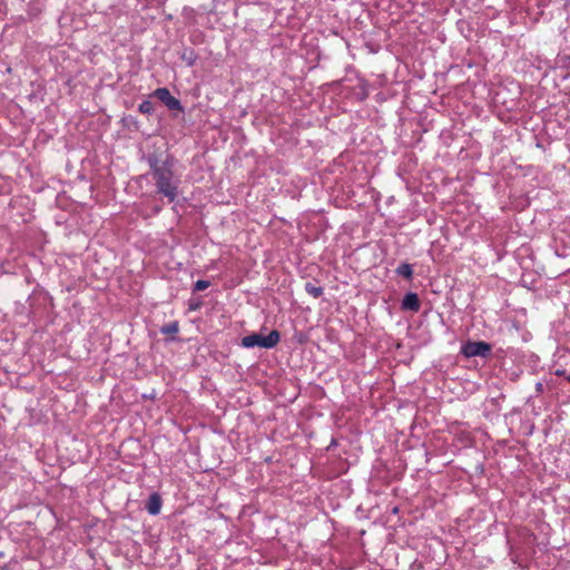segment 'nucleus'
I'll return each mask as SVG.
<instances>
[{
    "instance_id": "nucleus-11",
    "label": "nucleus",
    "mask_w": 570,
    "mask_h": 570,
    "mask_svg": "<svg viewBox=\"0 0 570 570\" xmlns=\"http://www.w3.org/2000/svg\"><path fill=\"white\" fill-rule=\"evenodd\" d=\"M139 111L145 115H151L155 111V106L150 100H144L139 105Z\"/></svg>"
},
{
    "instance_id": "nucleus-13",
    "label": "nucleus",
    "mask_w": 570,
    "mask_h": 570,
    "mask_svg": "<svg viewBox=\"0 0 570 570\" xmlns=\"http://www.w3.org/2000/svg\"><path fill=\"white\" fill-rule=\"evenodd\" d=\"M554 374H556L557 376H563V375L566 374V371H564V370H557V371L554 372Z\"/></svg>"
},
{
    "instance_id": "nucleus-8",
    "label": "nucleus",
    "mask_w": 570,
    "mask_h": 570,
    "mask_svg": "<svg viewBox=\"0 0 570 570\" xmlns=\"http://www.w3.org/2000/svg\"><path fill=\"white\" fill-rule=\"evenodd\" d=\"M305 291L307 294L313 296L314 298H318L323 295L324 288L322 286L316 285L315 283L307 282L305 284Z\"/></svg>"
},
{
    "instance_id": "nucleus-14",
    "label": "nucleus",
    "mask_w": 570,
    "mask_h": 570,
    "mask_svg": "<svg viewBox=\"0 0 570 570\" xmlns=\"http://www.w3.org/2000/svg\"><path fill=\"white\" fill-rule=\"evenodd\" d=\"M197 307H198V305H197V304H190V305H189V308H190V309H196Z\"/></svg>"
},
{
    "instance_id": "nucleus-3",
    "label": "nucleus",
    "mask_w": 570,
    "mask_h": 570,
    "mask_svg": "<svg viewBox=\"0 0 570 570\" xmlns=\"http://www.w3.org/2000/svg\"><path fill=\"white\" fill-rule=\"evenodd\" d=\"M492 345L484 341H466L461 346V354L468 358L470 357H488L491 354Z\"/></svg>"
},
{
    "instance_id": "nucleus-7",
    "label": "nucleus",
    "mask_w": 570,
    "mask_h": 570,
    "mask_svg": "<svg viewBox=\"0 0 570 570\" xmlns=\"http://www.w3.org/2000/svg\"><path fill=\"white\" fill-rule=\"evenodd\" d=\"M181 60H184L189 67L194 66L198 56L191 48H185L180 53Z\"/></svg>"
},
{
    "instance_id": "nucleus-15",
    "label": "nucleus",
    "mask_w": 570,
    "mask_h": 570,
    "mask_svg": "<svg viewBox=\"0 0 570 570\" xmlns=\"http://www.w3.org/2000/svg\"><path fill=\"white\" fill-rule=\"evenodd\" d=\"M537 390H538V391H542V383H538V384H537Z\"/></svg>"
},
{
    "instance_id": "nucleus-1",
    "label": "nucleus",
    "mask_w": 570,
    "mask_h": 570,
    "mask_svg": "<svg viewBox=\"0 0 570 570\" xmlns=\"http://www.w3.org/2000/svg\"><path fill=\"white\" fill-rule=\"evenodd\" d=\"M148 164L157 193L174 203L178 197L180 179L175 175L171 165L167 160L160 161L156 155L148 156Z\"/></svg>"
},
{
    "instance_id": "nucleus-2",
    "label": "nucleus",
    "mask_w": 570,
    "mask_h": 570,
    "mask_svg": "<svg viewBox=\"0 0 570 570\" xmlns=\"http://www.w3.org/2000/svg\"><path fill=\"white\" fill-rule=\"evenodd\" d=\"M281 335L279 332L273 330L268 335H262L259 333H253L250 335L244 336L242 338V346L246 348L252 347H263V348H273L279 342Z\"/></svg>"
},
{
    "instance_id": "nucleus-6",
    "label": "nucleus",
    "mask_w": 570,
    "mask_h": 570,
    "mask_svg": "<svg viewBox=\"0 0 570 570\" xmlns=\"http://www.w3.org/2000/svg\"><path fill=\"white\" fill-rule=\"evenodd\" d=\"M421 307V303L417 294L407 293L402 301V308L406 311L417 312Z\"/></svg>"
},
{
    "instance_id": "nucleus-10",
    "label": "nucleus",
    "mask_w": 570,
    "mask_h": 570,
    "mask_svg": "<svg viewBox=\"0 0 570 570\" xmlns=\"http://www.w3.org/2000/svg\"><path fill=\"white\" fill-rule=\"evenodd\" d=\"M396 273L406 279H411L413 276V268L411 264L402 263L397 268Z\"/></svg>"
},
{
    "instance_id": "nucleus-9",
    "label": "nucleus",
    "mask_w": 570,
    "mask_h": 570,
    "mask_svg": "<svg viewBox=\"0 0 570 570\" xmlns=\"http://www.w3.org/2000/svg\"><path fill=\"white\" fill-rule=\"evenodd\" d=\"M179 331V324L177 321L165 324L160 327V333L166 335H175Z\"/></svg>"
},
{
    "instance_id": "nucleus-12",
    "label": "nucleus",
    "mask_w": 570,
    "mask_h": 570,
    "mask_svg": "<svg viewBox=\"0 0 570 570\" xmlns=\"http://www.w3.org/2000/svg\"><path fill=\"white\" fill-rule=\"evenodd\" d=\"M210 286V283L208 281H205V279H198L195 284H194V287H193V291L194 292H200V291H205L206 288H208Z\"/></svg>"
},
{
    "instance_id": "nucleus-5",
    "label": "nucleus",
    "mask_w": 570,
    "mask_h": 570,
    "mask_svg": "<svg viewBox=\"0 0 570 570\" xmlns=\"http://www.w3.org/2000/svg\"><path fill=\"white\" fill-rule=\"evenodd\" d=\"M163 505V499L159 493L154 492L149 495L146 501L145 508L151 515H157L160 512Z\"/></svg>"
},
{
    "instance_id": "nucleus-16",
    "label": "nucleus",
    "mask_w": 570,
    "mask_h": 570,
    "mask_svg": "<svg viewBox=\"0 0 570 570\" xmlns=\"http://www.w3.org/2000/svg\"><path fill=\"white\" fill-rule=\"evenodd\" d=\"M567 380L570 382V375L567 377Z\"/></svg>"
},
{
    "instance_id": "nucleus-4",
    "label": "nucleus",
    "mask_w": 570,
    "mask_h": 570,
    "mask_svg": "<svg viewBox=\"0 0 570 570\" xmlns=\"http://www.w3.org/2000/svg\"><path fill=\"white\" fill-rule=\"evenodd\" d=\"M153 97H155L159 101H161L169 110H173V111H184V107L180 104V101L177 98H175L170 94V91L167 88H165V87L157 88L153 92Z\"/></svg>"
}]
</instances>
